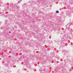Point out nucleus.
Returning a JSON list of instances; mask_svg holds the SVG:
<instances>
[{"label": "nucleus", "instance_id": "nucleus-1", "mask_svg": "<svg viewBox=\"0 0 73 73\" xmlns=\"http://www.w3.org/2000/svg\"><path fill=\"white\" fill-rule=\"evenodd\" d=\"M56 13H58V11H56Z\"/></svg>", "mask_w": 73, "mask_h": 73}, {"label": "nucleus", "instance_id": "nucleus-3", "mask_svg": "<svg viewBox=\"0 0 73 73\" xmlns=\"http://www.w3.org/2000/svg\"><path fill=\"white\" fill-rule=\"evenodd\" d=\"M20 0V1H22V0Z\"/></svg>", "mask_w": 73, "mask_h": 73}, {"label": "nucleus", "instance_id": "nucleus-2", "mask_svg": "<svg viewBox=\"0 0 73 73\" xmlns=\"http://www.w3.org/2000/svg\"><path fill=\"white\" fill-rule=\"evenodd\" d=\"M11 33V31H9V33Z\"/></svg>", "mask_w": 73, "mask_h": 73}]
</instances>
